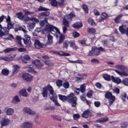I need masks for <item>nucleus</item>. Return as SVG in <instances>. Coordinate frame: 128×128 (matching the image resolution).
<instances>
[{"mask_svg": "<svg viewBox=\"0 0 128 128\" xmlns=\"http://www.w3.org/2000/svg\"><path fill=\"white\" fill-rule=\"evenodd\" d=\"M6 20L8 23V27L7 28L6 27L2 28L4 36H6L7 34H8L10 30H11V28H14V24H12V21H10V16H8V18Z\"/></svg>", "mask_w": 128, "mask_h": 128, "instance_id": "obj_1", "label": "nucleus"}, {"mask_svg": "<svg viewBox=\"0 0 128 128\" xmlns=\"http://www.w3.org/2000/svg\"><path fill=\"white\" fill-rule=\"evenodd\" d=\"M67 100L70 104H72V106L73 108H74L76 106V101L78 99L76 97L74 96V93H70L68 96H67Z\"/></svg>", "mask_w": 128, "mask_h": 128, "instance_id": "obj_2", "label": "nucleus"}, {"mask_svg": "<svg viewBox=\"0 0 128 128\" xmlns=\"http://www.w3.org/2000/svg\"><path fill=\"white\" fill-rule=\"evenodd\" d=\"M105 98H108L110 106H112L114 102V100H116V96H112V92H107L105 94Z\"/></svg>", "mask_w": 128, "mask_h": 128, "instance_id": "obj_3", "label": "nucleus"}, {"mask_svg": "<svg viewBox=\"0 0 128 128\" xmlns=\"http://www.w3.org/2000/svg\"><path fill=\"white\" fill-rule=\"evenodd\" d=\"M54 30H56L57 34H60V30H58V28L54 27L50 24H48L46 25L44 30L46 32H52Z\"/></svg>", "mask_w": 128, "mask_h": 128, "instance_id": "obj_4", "label": "nucleus"}, {"mask_svg": "<svg viewBox=\"0 0 128 128\" xmlns=\"http://www.w3.org/2000/svg\"><path fill=\"white\" fill-rule=\"evenodd\" d=\"M24 44L29 46H32V41L30 40V36L28 34L24 35V38L23 39Z\"/></svg>", "mask_w": 128, "mask_h": 128, "instance_id": "obj_5", "label": "nucleus"}, {"mask_svg": "<svg viewBox=\"0 0 128 128\" xmlns=\"http://www.w3.org/2000/svg\"><path fill=\"white\" fill-rule=\"evenodd\" d=\"M22 112L24 114H28L34 115L36 112H34L32 109L28 107H25L23 108Z\"/></svg>", "mask_w": 128, "mask_h": 128, "instance_id": "obj_6", "label": "nucleus"}, {"mask_svg": "<svg viewBox=\"0 0 128 128\" xmlns=\"http://www.w3.org/2000/svg\"><path fill=\"white\" fill-rule=\"evenodd\" d=\"M22 78L27 82H30L31 80H32V76L28 73L23 74Z\"/></svg>", "mask_w": 128, "mask_h": 128, "instance_id": "obj_7", "label": "nucleus"}, {"mask_svg": "<svg viewBox=\"0 0 128 128\" xmlns=\"http://www.w3.org/2000/svg\"><path fill=\"white\" fill-rule=\"evenodd\" d=\"M0 60H2L4 62H12V60H14V56L10 55H8L6 56H2L0 57Z\"/></svg>", "mask_w": 128, "mask_h": 128, "instance_id": "obj_8", "label": "nucleus"}, {"mask_svg": "<svg viewBox=\"0 0 128 128\" xmlns=\"http://www.w3.org/2000/svg\"><path fill=\"white\" fill-rule=\"evenodd\" d=\"M92 49L93 50L94 52H89L88 56H98V54H100V50H98V48L96 47H92Z\"/></svg>", "mask_w": 128, "mask_h": 128, "instance_id": "obj_9", "label": "nucleus"}, {"mask_svg": "<svg viewBox=\"0 0 128 128\" xmlns=\"http://www.w3.org/2000/svg\"><path fill=\"white\" fill-rule=\"evenodd\" d=\"M78 76H76L75 78L77 82H82V80H84V78H86V76H88L86 74H78Z\"/></svg>", "mask_w": 128, "mask_h": 128, "instance_id": "obj_10", "label": "nucleus"}, {"mask_svg": "<svg viewBox=\"0 0 128 128\" xmlns=\"http://www.w3.org/2000/svg\"><path fill=\"white\" fill-rule=\"evenodd\" d=\"M52 33L50 32L48 34L47 36L48 38V42L47 44H54V37L52 36Z\"/></svg>", "mask_w": 128, "mask_h": 128, "instance_id": "obj_11", "label": "nucleus"}, {"mask_svg": "<svg viewBox=\"0 0 128 128\" xmlns=\"http://www.w3.org/2000/svg\"><path fill=\"white\" fill-rule=\"evenodd\" d=\"M92 114L90 112V110H86L84 111L83 114H82V118H88L89 116H92Z\"/></svg>", "mask_w": 128, "mask_h": 128, "instance_id": "obj_12", "label": "nucleus"}, {"mask_svg": "<svg viewBox=\"0 0 128 128\" xmlns=\"http://www.w3.org/2000/svg\"><path fill=\"white\" fill-rule=\"evenodd\" d=\"M115 72L118 74H119V76H128V74L126 72H120V70H114Z\"/></svg>", "mask_w": 128, "mask_h": 128, "instance_id": "obj_13", "label": "nucleus"}, {"mask_svg": "<svg viewBox=\"0 0 128 128\" xmlns=\"http://www.w3.org/2000/svg\"><path fill=\"white\" fill-rule=\"evenodd\" d=\"M34 46L36 48H42V47L44 46V45L40 43V40H36L34 42Z\"/></svg>", "mask_w": 128, "mask_h": 128, "instance_id": "obj_14", "label": "nucleus"}, {"mask_svg": "<svg viewBox=\"0 0 128 128\" xmlns=\"http://www.w3.org/2000/svg\"><path fill=\"white\" fill-rule=\"evenodd\" d=\"M21 126L24 128H32V124L30 122H24L22 124Z\"/></svg>", "mask_w": 128, "mask_h": 128, "instance_id": "obj_15", "label": "nucleus"}, {"mask_svg": "<svg viewBox=\"0 0 128 128\" xmlns=\"http://www.w3.org/2000/svg\"><path fill=\"white\" fill-rule=\"evenodd\" d=\"M33 64H34V66H38V68H42V66H44V63L40 62V60H36L32 61Z\"/></svg>", "mask_w": 128, "mask_h": 128, "instance_id": "obj_16", "label": "nucleus"}, {"mask_svg": "<svg viewBox=\"0 0 128 128\" xmlns=\"http://www.w3.org/2000/svg\"><path fill=\"white\" fill-rule=\"evenodd\" d=\"M33 64H34V66H38V68H42V66H44V63L40 62V60H36L32 61Z\"/></svg>", "mask_w": 128, "mask_h": 128, "instance_id": "obj_17", "label": "nucleus"}, {"mask_svg": "<svg viewBox=\"0 0 128 128\" xmlns=\"http://www.w3.org/2000/svg\"><path fill=\"white\" fill-rule=\"evenodd\" d=\"M64 17L68 20H72V18H76V14H74V12H71L68 15H66Z\"/></svg>", "mask_w": 128, "mask_h": 128, "instance_id": "obj_18", "label": "nucleus"}, {"mask_svg": "<svg viewBox=\"0 0 128 128\" xmlns=\"http://www.w3.org/2000/svg\"><path fill=\"white\" fill-rule=\"evenodd\" d=\"M111 80L113 82H115V84H119L122 82V80L118 78H114V76L111 77Z\"/></svg>", "mask_w": 128, "mask_h": 128, "instance_id": "obj_19", "label": "nucleus"}, {"mask_svg": "<svg viewBox=\"0 0 128 128\" xmlns=\"http://www.w3.org/2000/svg\"><path fill=\"white\" fill-rule=\"evenodd\" d=\"M72 27L76 30L82 27V23L81 22H76L72 25Z\"/></svg>", "mask_w": 128, "mask_h": 128, "instance_id": "obj_20", "label": "nucleus"}, {"mask_svg": "<svg viewBox=\"0 0 128 128\" xmlns=\"http://www.w3.org/2000/svg\"><path fill=\"white\" fill-rule=\"evenodd\" d=\"M0 122L2 126H8L10 124V120L8 118L3 119Z\"/></svg>", "mask_w": 128, "mask_h": 128, "instance_id": "obj_21", "label": "nucleus"}, {"mask_svg": "<svg viewBox=\"0 0 128 128\" xmlns=\"http://www.w3.org/2000/svg\"><path fill=\"white\" fill-rule=\"evenodd\" d=\"M106 18H108V14L106 13H102L100 18L98 19L97 22H102V20H106Z\"/></svg>", "mask_w": 128, "mask_h": 128, "instance_id": "obj_22", "label": "nucleus"}, {"mask_svg": "<svg viewBox=\"0 0 128 128\" xmlns=\"http://www.w3.org/2000/svg\"><path fill=\"white\" fill-rule=\"evenodd\" d=\"M16 42L20 48L24 46L22 44V38L18 36H16Z\"/></svg>", "mask_w": 128, "mask_h": 128, "instance_id": "obj_23", "label": "nucleus"}, {"mask_svg": "<svg viewBox=\"0 0 128 128\" xmlns=\"http://www.w3.org/2000/svg\"><path fill=\"white\" fill-rule=\"evenodd\" d=\"M20 96H24V98H26L28 96V94L26 92V90L23 89L20 90L19 92Z\"/></svg>", "mask_w": 128, "mask_h": 128, "instance_id": "obj_24", "label": "nucleus"}, {"mask_svg": "<svg viewBox=\"0 0 128 128\" xmlns=\"http://www.w3.org/2000/svg\"><path fill=\"white\" fill-rule=\"evenodd\" d=\"M69 44L70 46V48H74V50H78V47L76 46V41L74 40H70L69 42Z\"/></svg>", "mask_w": 128, "mask_h": 128, "instance_id": "obj_25", "label": "nucleus"}, {"mask_svg": "<svg viewBox=\"0 0 128 128\" xmlns=\"http://www.w3.org/2000/svg\"><path fill=\"white\" fill-rule=\"evenodd\" d=\"M45 88H47L50 94L52 96H54L55 94H54V88L52 87L48 84V86H46Z\"/></svg>", "mask_w": 128, "mask_h": 128, "instance_id": "obj_26", "label": "nucleus"}, {"mask_svg": "<svg viewBox=\"0 0 128 128\" xmlns=\"http://www.w3.org/2000/svg\"><path fill=\"white\" fill-rule=\"evenodd\" d=\"M108 121V117H104L98 119L96 120L98 122H100V124H102V122H106Z\"/></svg>", "mask_w": 128, "mask_h": 128, "instance_id": "obj_27", "label": "nucleus"}, {"mask_svg": "<svg viewBox=\"0 0 128 128\" xmlns=\"http://www.w3.org/2000/svg\"><path fill=\"white\" fill-rule=\"evenodd\" d=\"M60 36L59 37L58 44H62L64 40V39L66 38V36H64V34H60Z\"/></svg>", "mask_w": 128, "mask_h": 128, "instance_id": "obj_28", "label": "nucleus"}, {"mask_svg": "<svg viewBox=\"0 0 128 128\" xmlns=\"http://www.w3.org/2000/svg\"><path fill=\"white\" fill-rule=\"evenodd\" d=\"M116 68L118 70H128V68L126 66L124 65H116Z\"/></svg>", "mask_w": 128, "mask_h": 128, "instance_id": "obj_29", "label": "nucleus"}, {"mask_svg": "<svg viewBox=\"0 0 128 128\" xmlns=\"http://www.w3.org/2000/svg\"><path fill=\"white\" fill-rule=\"evenodd\" d=\"M34 26H36V24L32 22H29L27 24V27L28 28L29 30H34Z\"/></svg>", "mask_w": 128, "mask_h": 128, "instance_id": "obj_30", "label": "nucleus"}, {"mask_svg": "<svg viewBox=\"0 0 128 128\" xmlns=\"http://www.w3.org/2000/svg\"><path fill=\"white\" fill-rule=\"evenodd\" d=\"M20 102V98H18V96H16L12 98V102L16 104H18V102Z\"/></svg>", "mask_w": 128, "mask_h": 128, "instance_id": "obj_31", "label": "nucleus"}, {"mask_svg": "<svg viewBox=\"0 0 128 128\" xmlns=\"http://www.w3.org/2000/svg\"><path fill=\"white\" fill-rule=\"evenodd\" d=\"M14 112V110L12 108H8L6 111V114L7 116H12Z\"/></svg>", "mask_w": 128, "mask_h": 128, "instance_id": "obj_32", "label": "nucleus"}, {"mask_svg": "<svg viewBox=\"0 0 128 128\" xmlns=\"http://www.w3.org/2000/svg\"><path fill=\"white\" fill-rule=\"evenodd\" d=\"M58 56H70V54L65 52L64 51H58Z\"/></svg>", "mask_w": 128, "mask_h": 128, "instance_id": "obj_33", "label": "nucleus"}, {"mask_svg": "<svg viewBox=\"0 0 128 128\" xmlns=\"http://www.w3.org/2000/svg\"><path fill=\"white\" fill-rule=\"evenodd\" d=\"M14 50H16V48H6L4 50V52H5V54H8V52H14Z\"/></svg>", "mask_w": 128, "mask_h": 128, "instance_id": "obj_34", "label": "nucleus"}, {"mask_svg": "<svg viewBox=\"0 0 128 128\" xmlns=\"http://www.w3.org/2000/svg\"><path fill=\"white\" fill-rule=\"evenodd\" d=\"M47 88L44 87L42 90V95L43 98H48Z\"/></svg>", "mask_w": 128, "mask_h": 128, "instance_id": "obj_35", "label": "nucleus"}, {"mask_svg": "<svg viewBox=\"0 0 128 128\" xmlns=\"http://www.w3.org/2000/svg\"><path fill=\"white\" fill-rule=\"evenodd\" d=\"M14 70H13L12 76L16 74H18V70L20 69V66H18L16 65V66H14Z\"/></svg>", "mask_w": 128, "mask_h": 128, "instance_id": "obj_36", "label": "nucleus"}, {"mask_svg": "<svg viewBox=\"0 0 128 128\" xmlns=\"http://www.w3.org/2000/svg\"><path fill=\"white\" fill-rule=\"evenodd\" d=\"M39 16L40 18H44V16H50V12H41L39 14Z\"/></svg>", "mask_w": 128, "mask_h": 128, "instance_id": "obj_37", "label": "nucleus"}, {"mask_svg": "<svg viewBox=\"0 0 128 128\" xmlns=\"http://www.w3.org/2000/svg\"><path fill=\"white\" fill-rule=\"evenodd\" d=\"M76 90H78L79 92H84L86 91V86H84V84H83L80 86V88H76Z\"/></svg>", "mask_w": 128, "mask_h": 128, "instance_id": "obj_38", "label": "nucleus"}, {"mask_svg": "<svg viewBox=\"0 0 128 128\" xmlns=\"http://www.w3.org/2000/svg\"><path fill=\"white\" fill-rule=\"evenodd\" d=\"M122 18V14H120L118 16H117V17L114 20L115 22H116V24H118V23L120 22V20H121Z\"/></svg>", "mask_w": 128, "mask_h": 128, "instance_id": "obj_39", "label": "nucleus"}, {"mask_svg": "<svg viewBox=\"0 0 128 128\" xmlns=\"http://www.w3.org/2000/svg\"><path fill=\"white\" fill-rule=\"evenodd\" d=\"M68 20V19L66 18V17L64 16L63 19V24L64 26H67V28H68V26H70V23Z\"/></svg>", "mask_w": 128, "mask_h": 128, "instance_id": "obj_40", "label": "nucleus"}, {"mask_svg": "<svg viewBox=\"0 0 128 128\" xmlns=\"http://www.w3.org/2000/svg\"><path fill=\"white\" fill-rule=\"evenodd\" d=\"M60 100H62V102H66V100H68V97L67 96H62V94H59L58 96Z\"/></svg>", "mask_w": 128, "mask_h": 128, "instance_id": "obj_41", "label": "nucleus"}, {"mask_svg": "<svg viewBox=\"0 0 128 128\" xmlns=\"http://www.w3.org/2000/svg\"><path fill=\"white\" fill-rule=\"evenodd\" d=\"M50 2L51 5L52 6H58V2L56 0H49Z\"/></svg>", "mask_w": 128, "mask_h": 128, "instance_id": "obj_42", "label": "nucleus"}, {"mask_svg": "<svg viewBox=\"0 0 128 128\" xmlns=\"http://www.w3.org/2000/svg\"><path fill=\"white\" fill-rule=\"evenodd\" d=\"M48 18H45L44 20L40 21V24L42 28H44V24H48Z\"/></svg>", "mask_w": 128, "mask_h": 128, "instance_id": "obj_43", "label": "nucleus"}, {"mask_svg": "<svg viewBox=\"0 0 128 128\" xmlns=\"http://www.w3.org/2000/svg\"><path fill=\"white\" fill-rule=\"evenodd\" d=\"M44 64L48 66H52L54 64V63L52 62H50L49 60H45L44 61Z\"/></svg>", "mask_w": 128, "mask_h": 128, "instance_id": "obj_44", "label": "nucleus"}, {"mask_svg": "<svg viewBox=\"0 0 128 128\" xmlns=\"http://www.w3.org/2000/svg\"><path fill=\"white\" fill-rule=\"evenodd\" d=\"M29 20L33 22V24H36L38 22V19L34 18V17H31L30 18Z\"/></svg>", "mask_w": 128, "mask_h": 128, "instance_id": "obj_45", "label": "nucleus"}, {"mask_svg": "<svg viewBox=\"0 0 128 128\" xmlns=\"http://www.w3.org/2000/svg\"><path fill=\"white\" fill-rule=\"evenodd\" d=\"M30 17L26 15H24L22 16L21 18V20H23V22H28V20H30Z\"/></svg>", "mask_w": 128, "mask_h": 128, "instance_id": "obj_46", "label": "nucleus"}, {"mask_svg": "<svg viewBox=\"0 0 128 128\" xmlns=\"http://www.w3.org/2000/svg\"><path fill=\"white\" fill-rule=\"evenodd\" d=\"M82 8L86 14H88V6H86V4H83L82 5Z\"/></svg>", "mask_w": 128, "mask_h": 128, "instance_id": "obj_47", "label": "nucleus"}, {"mask_svg": "<svg viewBox=\"0 0 128 128\" xmlns=\"http://www.w3.org/2000/svg\"><path fill=\"white\" fill-rule=\"evenodd\" d=\"M88 22L90 26H96V22H94V21L92 18H89L88 19Z\"/></svg>", "mask_w": 128, "mask_h": 128, "instance_id": "obj_48", "label": "nucleus"}, {"mask_svg": "<svg viewBox=\"0 0 128 128\" xmlns=\"http://www.w3.org/2000/svg\"><path fill=\"white\" fill-rule=\"evenodd\" d=\"M2 74L4 76H8L10 74V71L6 69H3L2 71Z\"/></svg>", "mask_w": 128, "mask_h": 128, "instance_id": "obj_49", "label": "nucleus"}, {"mask_svg": "<svg viewBox=\"0 0 128 128\" xmlns=\"http://www.w3.org/2000/svg\"><path fill=\"white\" fill-rule=\"evenodd\" d=\"M50 98V100H52L54 102H56V100H58V96H56V94H54Z\"/></svg>", "mask_w": 128, "mask_h": 128, "instance_id": "obj_50", "label": "nucleus"}, {"mask_svg": "<svg viewBox=\"0 0 128 128\" xmlns=\"http://www.w3.org/2000/svg\"><path fill=\"white\" fill-rule=\"evenodd\" d=\"M102 76L106 80H110V76L108 74H104Z\"/></svg>", "mask_w": 128, "mask_h": 128, "instance_id": "obj_51", "label": "nucleus"}, {"mask_svg": "<svg viewBox=\"0 0 128 128\" xmlns=\"http://www.w3.org/2000/svg\"><path fill=\"white\" fill-rule=\"evenodd\" d=\"M68 44H70L68 41H64L63 43V48H68Z\"/></svg>", "mask_w": 128, "mask_h": 128, "instance_id": "obj_52", "label": "nucleus"}, {"mask_svg": "<svg viewBox=\"0 0 128 128\" xmlns=\"http://www.w3.org/2000/svg\"><path fill=\"white\" fill-rule=\"evenodd\" d=\"M56 84L58 88H60V86H62V80H58L56 82Z\"/></svg>", "mask_w": 128, "mask_h": 128, "instance_id": "obj_53", "label": "nucleus"}, {"mask_svg": "<svg viewBox=\"0 0 128 128\" xmlns=\"http://www.w3.org/2000/svg\"><path fill=\"white\" fill-rule=\"evenodd\" d=\"M65 2H66V0H60V2H58V6H64Z\"/></svg>", "mask_w": 128, "mask_h": 128, "instance_id": "obj_54", "label": "nucleus"}, {"mask_svg": "<svg viewBox=\"0 0 128 128\" xmlns=\"http://www.w3.org/2000/svg\"><path fill=\"white\" fill-rule=\"evenodd\" d=\"M39 12H44V11H48V8H46L44 7H42V6H40L38 9Z\"/></svg>", "mask_w": 128, "mask_h": 128, "instance_id": "obj_55", "label": "nucleus"}, {"mask_svg": "<svg viewBox=\"0 0 128 128\" xmlns=\"http://www.w3.org/2000/svg\"><path fill=\"white\" fill-rule=\"evenodd\" d=\"M73 118H74V120H78V118H80V114H74L73 115Z\"/></svg>", "mask_w": 128, "mask_h": 128, "instance_id": "obj_56", "label": "nucleus"}, {"mask_svg": "<svg viewBox=\"0 0 128 128\" xmlns=\"http://www.w3.org/2000/svg\"><path fill=\"white\" fill-rule=\"evenodd\" d=\"M92 94H94V92H92V90L89 91L86 94L88 98H92Z\"/></svg>", "mask_w": 128, "mask_h": 128, "instance_id": "obj_57", "label": "nucleus"}, {"mask_svg": "<svg viewBox=\"0 0 128 128\" xmlns=\"http://www.w3.org/2000/svg\"><path fill=\"white\" fill-rule=\"evenodd\" d=\"M122 83L123 84H124V86H128V78H124L122 81Z\"/></svg>", "mask_w": 128, "mask_h": 128, "instance_id": "obj_58", "label": "nucleus"}, {"mask_svg": "<svg viewBox=\"0 0 128 128\" xmlns=\"http://www.w3.org/2000/svg\"><path fill=\"white\" fill-rule=\"evenodd\" d=\"M16 16L18 18H19V20H21L22 18V12H19L18 13H16Z\"/></svg>", "mask_w": 128, "mask_h": 128, "instance_id": "obj_59", "label": "nucleus"}, {"mask_svg": "<svg viewBox=\"0 0 128 128\" xmlns=\"http://www.w3.org/2000/svg\"><path fill=\"white\" fill-rule=\"evenodd\" d=\"M88 30L89 34H94V32H96V29L94 28H88Z\"/></svg>", "mask_w": 128, "mask_h": 128, "instance_id": "obj_60", "label": "nucleus"}, {"mask_svg": "<svg viewBox=\"0 0 128 128\" xmlns=\"http://www.w3.org/2000/svg\"><path fill=\"white\" fill-rule=\"evenodd\" d=\"M4 36V31L2 30V26L0 24V37Z\"/></svg>", "mask_w": 128, "mask_h": 128, "instance_id": "obj_61", "label": "nucleus"}, {"mask_svg": "<svg viewBox=\"0 0 128 128\" xmlns=\"http://www.w3.org/2000/svg\"><path fill=\"white\" fill-rule=\"evenodd\" d=\"M113 92L114 94H120V89L118 88H116L112 89Z\"/></svg>", "mask_w": 128, "mask_h": 128, "instance_id": "obj_62", "label": "nucleus"}, {"mask_svg": "<svg viewBox=\"0 0 128 128\" xmlns=\"http://www.w3.org/2000/svg\"><path fill=\"white\" fill-rule=\"evenodd\" d=\"M63 86L64 88H70V83L68 82H66L63 84Z\"/></svg>", "mask_w": 128, "mask_h": 128, "instance_id": "obj_63", "label": "nucleus"}, {"mask_svg": "<svg viewBox=\"0 0 128 128\" xmlns=\"http://www.w3.org/2000/svg\"><path fill=\"white\" fill-rule=\"evenodd\" d=\"M72 36L74 38H78V36H80V34L76 32H72Z\"/></svg>", "mask_w": 128, "mask_h": 128, "instance_id": "obj_64", "label": "nucleus"}]
</instances>
